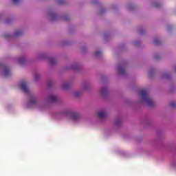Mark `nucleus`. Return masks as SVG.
<instances>
[{"mask_svg":"<svg viewBox=\"0 0 176 176\" xmlns=\"http://www.w3.org/2000/svg\"><path fill=\"white\" fill-rule=\"evenodd\" d=\"M140 97L141 99L143 100V101H145L149 107H152V105H153V100L148 96V92L146 90L142 89L140 91Z\"/></svg>","mask_w":176,"mask_h":176,"instance_id":"1","label":"nucleus"},{"mask_svg":"<svg viewBox=\"0 0 176 176\" xmlns=\"http://www.w3.org/2000/svg\"><path fill=\"white\" fill-rule=\"evenodd\" d=\"M19 86L21 90L24 91V93H25L26 94H28V93H30L28 87H27V82L25 81H21Z\"/></svg>","mask_w":176,"mask_h":176,"instance_id":"2","label":"nucleus"},{"mask_svg":"<svg viewBox=\"0 0 176 176\" xmlns=\"http://www.w3.org/2000/svg\"><path fill=\"white\" fill-rule=\"evenodd\" d=\"M36 98H35V97H32L30 100L28 102V108H33V107L36 105Z\"/></svg>","mask_w":176,"mask_h":176,"instance_id":"3","label":"nucleus"},{"mask_svg":"<svg viewBox=\"0 0 176 176\" xmlns=\"http://www.w3.org/2000/svg\"><path fill=\"white\" fill-rule=\"evenodd\" d=\"M98 118H99V119H104V118H107V113L104 111L98 112Z\"/></svg>","mask_w":176,"mask_h":176,"instance_id":"4","label":"nucleus"},{"mask_svg":"<svg viewBox=\"0 0 176 176\" xmlns=\"http://www.w3.org/2000/svg\"><path fill=\"white\" fill-rule=\"evenodd\" d=\"M118 74L120 75H124V74H126V70L124 69V67L119 66V67H118Z\"/></svg>","mask_w":176,"mask_h":176,"instance_id":"5","label":"nucleus"},{"mask_svg":"<svg viewBox=\"0 0 176 176\" xmlns=\"http://www.w3.org/2000/svg\"><path fill=\"white\" fill-rule=\"evenodd\" d=\"M10 75V69H9V67L5 66L4 67V76H9Z\"/></svg>","mask_w":176,"mask_h":176,"instance_id":"6","label":"nucleus"},{"mask_svg":"<svg viewBox=\"0 0 176 176\" xmlns=\"http://www.w3.org/2000/svg\"><path fill=\"white\" fill-rule=\"evenodd\" d=\"M71 118L73 120H78V119H79L80 116H79V114H78L76 113H72L71 114Z\"/></svg>","mask_w":176,"mask_h":176,"instance_id":"7","label":"nucleus"},{"mask_svg":"<svg viewBox=\"0 0 176 176\" xmlns=\"http://www.w3.org/2000/svg\"><path fill=\"white\" fill-rule=\"evenodd\" d=\"M48 100L50 101V102H56V101H57V96H50L48 98Z\"/></svg>","mask_w":176,"mask_h":176,"instance_id":"8","label":"nucleus"},{"mask_svg":"<svg viewBox=\"0 0 176 176\" xmlns=\"http://www.w3.org/2000/svg\"><path fill=\"white\" fill-rule=\"evenodd\" d=\"M71 86V84L69 82H65L63 85V89L64 90H67V89H69Z\"/></svg>","mask_w":176,"mask_h":176,"instance_id":"9","label":"nucleus"},{"mask_svg":"<svg viewBox=\"0 0 176 176\" xmlns=\"http://www.w3.org/2000/svg\"><path fill=\"white\" fill-rule=\"evenodd\" d=\"M21 35H23V31L21 30H16L14 34V36H21Z\"/></svg>","mask_w":176,"mask_h":176,"instance_id":"10","label":"nucleus"},{"mask_svg":"<svg viewBox=\"0 0 176 176\" xmlns=\"http://www.w3.org/2000/svg\"><path fill=\"white\" fill-rule=\"evenodd\" d=\"M101 54H102V52L101 51H97L95 52L94 56L96 57V58H98L99 57H101Z\"/></svg>","mask_w":176,"mask_h":176,"instance_id":"11","label":"nucleus"},{"mask_svg":"<svg viewBox=\"0 0 176 176\" xmlns=\"http://www.w3.org/2000/svg\"><path fill=\"white\" fill-rule=\"evenodd\" d=\"M49 63L51 64V65H53L56 63V59L54 58H50Z\"/></svg>","mask_w":176,"mask_h":176,"instance_id":"12","label":"nucleus"},{"mask_svg":"<svg viewBox=\"0 0 176 176\" xmlns=\"http://www.w3.org/2000/svg\"><path fill=\"white\" fill-rule=\"evenodd\" d=\"M19 64H24L25 63V58H20L18 60Z\"/></svg>","mask_w":176,"mask_h":176,"instance_id":"13","label":"nucleus"},{"mask_svg":"<svg viewBox=\"0 0 176 176\" xmlns=\"http://www.w3.org/2000/svg\"><path fill=\"white\" fill-rule=\"evenodd\" d=\"M107 91H108V89L107 88H102L101 89V94H106Z\"/></svg>","mask_w":176,"mask_h":176,"instance_id":"14","label":"nucleus"},{"mask_svg":"<svg viewBox=\"0 0 176 176\" xmlns=\"http://www.w3.org/2000/svg\"><path fill=\"white\" fill-rule=\"evenodd\" d=\"M153 6H154V8H160V6H162V5L159 3H155L153 4Z\"/></svg>","mask_w":176,"mask_h":176,"instance_id":"15","label":"nucleus"},{"mask_svg":"<svg viewBox=\"0 0 176 176\" xmlns=\"http://www.w3.org/2000/svg\"><path fill=\"white\" fill-rule=\"evenodd\" d=\"M175 105H176V104H175V102H171L170 103V107L171 108L175 107Z\"/></svg>","mask_w":176,"mask_h":176,"instance_id":"16","label":"nucleus"},{"mask_svg":"<svg viewBox=\"0 0 176 176\" xmlns=\"http://www.w3.org/2000/svg\"><path fill=\"white\" fill-rule=\"evenodd\" d=\"M154 43L155 45H159V43H160V41H159V39H155L154 40Z\"/></svg>","mask_w":176,"mask_h":176,"instance_id":"17","label":"nucleus"},{"mask_svg":"<svg viewBox=\"0 0 176 176\" xmlns=\"http://www.w3.org/2000/svg\"><path fill=\"white\" fill-rule=\"evenodd\" d=\"M13 3L15 5H17L20 2V0H12Z\"/></svg>","mask_w":176,"mask_h":176,"instance_id":"18","label":"nucleus"},{"mask_svg":"<svg viewBox=\"0 0 176 176\" xmlns=\"http://www.w3.org/2000/svg\"><path fill=\"white\" fill-rule=\"evenodd\" d=\"M58 3H59L60 5H63V3H64V0H58Z\"/></svg>","mask_w":176,"mask_h":176,"instance_id":"19","label":"nucleus"},{"mask_svg":"<svg viewBox=\"0 0 176 176\" xmlns=\"http://www.w3.org/2000/svg\"><path fill=\"white\" fill-rule=\"evenodd\" d=\"M74 96H75V97H79V96H80V93L76 92V93H74Z\"/></svg>","mask_w":176,"mask_h":176,"instance_id":"20","label":"nucleus"},{"mask_svg":"<svg viewBox=\"0 0 176 176\" xmlns=\"http://www.w3.org/2000/svg\"><path fill=\"white\" fill-rule=\"evenodd\" d=\"M63 20H65V21H68V20H69V19L68 18V16H65V17H63Z\"/></svg>","mask_w":176,"mask_h":176,"instance_id":"21","label":"nucleus"},{"mask_svg":"<svg viewBox=\"0 0 176 176\" xmlns=\"http://www.w3.org/2000/svg\"><path fill=\"white\" fill-rule=\"evenodd\" d=\"M140 35H144V34H145V32H140Z\"/></svg>","mask_w":176,"mask_h":176,"instance_id":"22","label":"nucleus"},{"mask_svg":"<svg viewBox=\"0 0 176 176\" xmlns=\"http://www.w3.org/2000/svg\"><path fill=\"white\" fill-rule=\"evenodd\" d=\"M134 43H135V45H139L140 41H136V42H135Z\"/></svg>","mask_w":176,"mask_h":176,"instance_id":"23","label":"nucleus"},{"mask_svg":"<svg viewBox=\"0 0 176 176\" xmlns=\"http://www.w3.org/2000/svg\"><path fill=\"white\" fill-rule=\"evenodd\" d=\"M35 79H38V75L36 74H35Z\"/></svg>","mask_w":176,"mask_h":176,"instance_id":"24","label":"nucleus"},{"mask_svg":"<svg viewBox=\"0 0 176 176\" xmlns=\"http://www.w3.org/2000/svg\"><path fill=\"white\" fill-rule=\"evenodd\" d=\"M4 37L5 38H9V36L6 34V35H4Z\"/></svg>","mask_w":176,"mask_h":176,"instance_id":"25","label":"nucleus"},{"mask_svg":"<svg viewBox=\"0 0 176 176\" xmlns=\"http://www.w3.org/2000/svg\"><path fill=\"white\" fill-rule=\"evenodd\" d=\"M155 58H157V57H155Z\"/></svg>","mask_w":176,"mask_h":176,"instance_id":"26","label":"nucleus"},{"mask_svg":"<svg viewBox=\"0 0 176 176\" xmlns=\"http://www.w3.org/2000/svg\"><path fill=\"white\" fill-rule=\"evenodd\" d=\"M0 19H1V15H0Z\"/></svg>","mask_w":176,"mask_h":176,"instance_id":"27","label":"nucleus"}]
</instances>
